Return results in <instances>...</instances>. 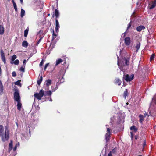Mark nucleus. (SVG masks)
Returning a JSON list of instances; mask_svg holds the SVG:
<instances>
[{
	"mask_svg": "<svg viewBox=\"0 0 156 156\" xmlns=\"http://www.w3.org/2000/svg\"><path fill=\"white\" fill-rule=\"evenodd\" d=\"M53 34H52V40H54L55 38L57 36V34H55L54 31L53 30Z\"/></svg>",
	"mask_w": 156,
	"mask_h": 156,
	"instance_id": "72a5a7b5",
	"label": "nucleus"
},
{
	"mask_svg": "<svg viewBox=\"0 0 156 156\" xmlns=\"http://www.w3.org/2000/svg\"><path fill=\"white\" fill-rule=\"evenodd\" d=\"M12 76L13 77H15L16 76V73L15 71H13L12 72Z\"/></svg>",
	"mask_w": 156,
	"mask_h": 156,
	"instance_id": "a18cd8bd",
	"label": "nucleus"
},
{
	"mask_svg": "<svg viewBox=\"0 0 156 156\" xmlns=\"http://www.w3.org/2000/svg\"><path fill=\"white\" fill-rule=\"evenodd\" d=\"M156 5V0L152 2L151 3V5L150 6L149 8L150 9H152L155 7Z\"/></svg>",
	"mask_w": 156,
	"mask_h": 156,
	"instance_id": "4468645a",
	"label": "nucleus"
},
{
	"mask_svg": "<svg viewBox=\"0 0 156 156\" xmlns=\"http://www.w3.org/2000/svg\"><path fill=\"white\" fill-rule=\"evenodd\" d=\"M5 32V29L3 26L0 24V34L3 35Z\"/></svg>",
	"mask_w": 156,
	"mask_h": 156,
	"instance_id": "9b49d317",
	"label": "nucleus"
},
{
	"mask_svg": "<svg viewBox=\"0 0 156 156\" xmlns=\"http://www.w3.org/2000/svg\"><path fill=\"white\" fill-rule=\"evenodd\" d=\"M61 78L60 79V76L59 78V81H60V82H61V83H62L63 81H64V79L63 78V76H61Z\"/></svg>",
	"mask_w": 156,
	"mask_h": 156,
	"instance_id": "79ce46f5",
	"label": "nucleus"
},
{
	"mask_svg": "<svg viewBox=\"0 0 156 156\" xmlns=\"http://www.w3.org/2000/svg\"><path fill=\"white\" fill-rule=\"evenodd\" d=\"M20 1L21 3L22 4L23 2V0H20Z\"/></svg>",
	"mask_w": 156,
	"mask_h": 156,
	"instance_id": "e2e57ef3",
	"label": "nucleus"
},
{
	"mask_svg": "<svg viewBox=\"0 0 156 156\" xmlns=\"http://www.w3.org/2000/svg\"><path fill=\"white\" fill-rule=\"evenodd\" d=\"M42 81V77L41 76L39 79L37 81V83L38 85H40Z\"/></svg>",
	"mask_w": 156,
	"mask_h": 156,
	"instance_id": "cd10ccee",
	"label": "nucleus"
},
{
	"mask_svg": "<svg viewBox=\"0 0 156 156\" xmlns=\"http://www.w3.org/2000/svg\"><path fill=\"white\" fill-rule=\"evenodd\" d=\"M14 8L15 11L16 12H17L18 10H17V6L16 5V6H14Z\"/></svg>",
	"mask_w": 156,
	"mask_h": 156,
	"instance_id": "8fccbe9b",
	"label": "nucleus"
},
{
	"mask_svg": "<svg viewBox=\"0 0 156 156\" xmlns=\"http://www.w3.org/2000/svg\"><path fill=\"white\" fill-rule=\"evenodd\" d=\"M134 75L133 74H132L130 76L128 74L124 75L123 78H125V80L127 82L130 81H132L134 78Z\"/></svg>",
	"mask_w": 156,
	"mask_h": 156,
	"instance_id": "7ed1b4c3",
	"label": "nucleus"
},
{
	"mask_svg": "<svg viewBox=\"0 0 156 156\" xmlns=\"http://www.w3.org/2000/svg\"><path fill=\"white\" fill-rule=\"evenodd\" d=\"M43 32V31L41 30H40V31H39V33H39V34H40V33H42Z\"/></svg>",
	"mask_w": 156,
	"mask_h": 156,
	"instance_id": "052dcab7",
	"label": "nucleus"
},
{
	"mask_svg": "<svg viewBox=\"0 0 156 156\" xmlns=\"http://www.w3.org/2000/svg\"><path fill=\"white\" fill-rule=\"evenodd\" d=\"M49 63H48L46 64V65L45 66L46 67H47L49 65Z\"/></svg>",
	"mask_w": 156,
	"mask_h": 156,
	"instance_id": "5fc2aeb1",
	"label": "nucleus"
},
{
	"mask_svg": "<svg viewBox=\"0 0 156 156\" xmlns=\"http://www.w3.org/2000/svg\"><path fill=\"white\" fill-rule=\"evenodd\" d=\"M13 5L14 7V6H16V3H15V2H14V3H13Z\"/></svg>",
	"mask_w": 156,
	"mask_h": 156,
	"instance_id": "13d9d810",
	"label": "nucleus"
},
{
	"mask_svg": "<svg viewBox=\"0 0 156 156\" xmlns=\"http://www.w3.org/2000/svg\"><path fill=\"white\" fill-rule=\"evenodd\" d=\"M58 87H55V88H53V87H51V89L52 90L53 92L55 91L57 89Z\"/></svg>",
	"mask_w": 156,
	"mask_h": 156,
	"instance_id": "49530a36",
	"label": "nucleus"
},
{
	"mask_svg": "<svg viewBox=\"0 0 156 156\" xmlns=\"http://www.w3.org/2000/svg\"><path fill=\"white\" fill-rule=\"evenodd\" d=\"M125 43L126 46H129L130 45L131 40L129 37H126L124 39Z\"/></svg>",
	"mask_w": 156,
	"mask_h": 156,
	"instance_id": "0eeeda50",
	"label": "nucleus"
},
{
	"mask_svg": "<svg viewBox=\"0 0 156 156\" xmlns=\"http://www.w3.org/2000/svg\"><path fill=\"white\" fill-rule=\"evenodd\" d=\"M20 146V143H19L18 142L17 143V144H16V146H15V147L13 149V150L14 151H15L17 149V146Z\"/></svg>",
	"mask_w": 156,
	"mask_h": 156,
	"instance_id": "c9c22d12",
	"label": "nucleus"
},
{
	"mask_svg": "<svg viewBox=\"0 0 156 156\" xmlns=\"http://www.w3.org/2000/svg\"><path fill=\"white\" fill-rule=\"evenodd\" d=\"M3 91V86L1 81L0 80V94L2 95Z\"/></svg>",
	"mask_w": 156,
	"mask_h": 156,
	"instance_id": "f8f14e48",
	"label": "nucleus"
},
{
	"mask_svg": "<svg viewBox=\"0 0 156 156\" xmlns=\"http://www.w3.org/2000/svg\"><path fill=\"white\" fill-rule=\"evenodd\" d=\"M52 94V92L51 91H48L44 92V95L45 96L48 95L50 96Z\"/></svg>",
	"mask_w": 156,
	"mask_h": 156,
	"instance_id": "412c9836",
	"label": "nucleus"
},
{
	"mask_svg": "<svg viewBox=\"0 0 156 156\" xmlns=\"http://www.w3.org/2000/svg\"><path fill=\"white\" fill-rule=\"evenodd\" d=\"M25 67V65H23L20 69V70L23 72L25 71L24 67Z\"/></svg>",
	"mask_w": 156,
	"mask_h": 156,
	"instance_id": "2f4dec72",
	"label": "nucleus"
},
{
	"mask_svg": "<svg viewBox=\"0 0 156 156\" xmlns=\"http://www.w3.org/2000/svg\"><path fill=\"white\" fill-rule=\"evenodd\" d=\"M1 57V59L2 60V61H3V62L4 63V64L6 63V59H5V57Z\"/></svg>",
	"mask_w": 156,
	"mask_h": 156,
	"instance_id": "4c0bfd02",
	"label": "nucleus"
},
{
	"mask_svg": "<svg viewBox=\"0 0 156 156\" xmlns=\"http://www.w3.org/2000/svg\"><path fill=\"white\" fill-rule=\"evenodd\" d=\"M28 43L27 41H23L22 43V46L25 48L27 47L28 46Z\"/></svg>",
	"mask_w": 156,
	"mask_h": 156,
	"instance_id": "2eb2a0df",
	"label": "nucleus"
},
{
	"mask_svg": "<svg viewBox=\"0 0 156 156\" xmlns=\"http://www.w3.org/2000/svg\"><path fill=\"white\" fill-rule=\"evenodd\" d=\"M55 15L56 17V19L59 16V13L58 10L56 9L55 11Z\"/></svg>",
	"mask_w": 156,
	"mask_h": 156,
	"instance_id": "6ab92c4d",
	"label": "nucleus"
},
{
	"mask_svg": "<svg viewBox=\"0 0 156 156\" xmlns=\"http://www.w3.org/2000/svg\"><path fill=\"white\" fill-rule=\"evenodd\" d=\"M107 133L105 135V138L107 142H108L109 140L110 135V129L109 128L107 129Z\"/></svg>",
	"mask_w": 156,
	"mask_h": 156,
	"instance_id": "39448f33",
	"label": "nucleus"
},
{
	"mask_svg": "<svg viewBox=\"0 0 156 156\" xmlns=\"http://www.w3.org/2000/svg\"><path fill=\"white\" fill-rule=\"evenodd\" d=\"M131 26V22L128 24L127 30L129 29Z\"/></svg>",
	"mask_w": 156,
	"mask_h": 156,
	"instance_id": "09e8293b",
	"label": "nucleus"
},
{
	"mask_svg": "<svg viewBox=\"0 0 156 156\" xmlns=\"http://www.w3.org/2000/svg\"><path fill=\"white\" fill-rule=\"evenodd\" d=\"M44 61L43 59L42 60L41 62L40 63V64H39L40 66V67L42 66H43V64H44Z\"/></svg>",
	"mask_w": 156,
	"mask_h": 156,
	"instance_id": "37998d69",
	"label": "nucleus"
},
{
	"mask_svg": "<svg viewBox=\"0 0 156 156\" xmlns=\"http://www.w3.org/2000/svg\"><path fill=\"white\" fill-rule=\"evenodd\" d=\"M154 56L155 55L154 54H153L151 55L150 57V59L151 60H153Z\"/></svg>",
	"mask_w": 156,
	"mask_h": 156,
	"instance_id": "c03bdc74",
	"label": "nucleus"
},
{
	"mask_svg": "<svg viewBox=\"0 0 156 156\" xmlns=\"http://www.w3.org/2000/svg\"><path fill=\"white\" fill-rule=\"evenodd\" d=\"M129 57H127V58H124L123 59V62H124L125 64L126 65L128 66L129 64Z\"/></svg>",
	"mask_w": 156,
	"mask_h": 156,
	"instance_id": "6e6552de",
	"label": "nucleus"
},
{
	"mask_svg": "<svg viewBox=\"0 0 156 156\" xmlns=\"http://www.w3.org/2000/svg\"><path fill=\"white\" fill-rule=\"evenodd\" d=\"M118 58V63L117 64L119 66V68L120 70L122 71H123V66L122 65H121L120 62H119V57H117Z\"/></svg>",
	"mask_w": 156,
	"mask_h": 156,
	"instance_id": "ddd939ff",
	"label": "nucleus"
},
{
	"mask_svg": "<svg viewBox=\"0 0 156 156\" xmlns=\"http://www.w3.org/2000/svg\"><path fill=\"white\" fill-rule=\"evenodd\" d=\"M42 37H40V39L38 40V41L37 42V43L36 44L37 45H38L40 43V42L41 40L42 39Z\"/></svg>",
	"mask_w": 156,
	"mask_h": 156,
	"instance_id": "de8ad7c7",
	"label": "nucleus"
},
{
	"mask_svg": "<svg viewBox=\"0 0 156 156\" xmlns=\"http://www.w3.org/2000/svg\"><path fill=\"white\" fill-rule=\"evenodd\" d=\"M23 64H24L23 65H25V63H26V60L25 59L23 60Z\"/></svg>",
	"mask_w": 156,
	"mask_h": 156,
	"instance_id": "6e6d98bb",
	"label": "nucleus"
},
{
	"mask_svg": "<svg viewBox=\"0 0 156 156\" xmlns=\"http://www.w3.org/2000/svg\"><path fill=\"white\" fill-rule=\"evenodd\" d=\"M122 81L120 80L119 78L116 79L115 80V83L118 84L119 85H120Z\"/></svg>",
	"mask_w": 156,
	"mask_h": 156,
	"instance_id": "f3484780",
	"label": "nucleus"
},
{
	"mask_svg": "<svg viewBox=\"0 0 156 156\" xmlns=\"http://www.w3.org/2000/svg\"><path fill=\"white\" fill-rule=\"evenodd\" d=\"M17 109L19 110H20L21 108L22 105L21 103L20 102V101L17 102Z\"/></svg>",
	"mask_w": 156,
	"mask_h": 156,
	"instance_id": "aec40b11",
	"label": "nucleus"
},
{
	"mask_svg": "<svg viewBox=\"0 0 156 156\" xmlns=\"http://www.w3.org/2000/svg\"><path fill=\"white\" fill-rule=\"evenodd\" d=\"M0 54L1 55V57H5V55L4 52L3 50L2 49L0 50Z\"/></svg>",
	"mask_w": 156,
	"mask_h": 156,
	"instance_id": "473e14b6",
	"label": "nucleus"
},
{
	"mask_svg": "<svg viewBox=\"0 0 156 156\" xmlns=\"http://www.w3.org/2000/svg\"><path fill=\"white\" fill-rule=\"evenodd\" d=\"M48 100L50 101L51 102L52 101V100L51 99V97H50L49 98H48Z\"/></svg>",
	"mask_w": 156,
	"mask_h": 156,
	"instance_id": "864d4df0",
	"label": "nucleus"
},
{
	"mask_svg": "<svg viewBox=\"0 0 156 156\" xmlns=\"http://www.w3.org/2000/svg\"><path fill=\"white\" fill-rule=\"evenodd\" d=\"M19 60L18 59H16L15 61H14L13 62H11V64H14L15 65H18V64H19Z\"/></svg>",
	"mask_w": 156,
	"mask_h": 156,
	"instance_id": "c756f323",
	"label": "nucleus"
},
{
	"mask_svg": "<svg viewBox=\"0 0 156 156\" xmlns=\"http://www.w3.org/2000/svg\"><path fill=\"white\" fill-rule=\"evenodd\" d=\"M128 95V92L127 90L126 89L124 91L123 93V97H124L125 99H126V97Z\"/></svg>",
	"mask_w": 156,
	"mask_h": 156,
	"instance_id": "a878e982",
	"label": "nucleus"
},
{
	"mask_svg": "<svg viewBox=\"0 0 156 156\" xmlns=\"http://www.w3.org/2000/svg\"><path fill=\"white\" fill-rule=\"evenodd\" d=\"M55 30L56 32L58 33L59 31V29L60 27V25L58 20L56 19H55Z\"/></svg>",
	"mask_w": 156,
	"mask_h": 156,
	"instance_id": "423d86ee",
	"label": "nucleus"
},
{
	"mask_svg": "<svg viewBox=\"0 0 156 156\" xmlns=\"http://www.w3.org/2000/svg\"><path fill=\"white\" fill-rule=\"evenodd\" d=\"M12 3H13L15 2L14 0H12Z\"/></svg>",
	"mask_w": 156,
	"mask_h": 156,
	"instance_id": "0e129e2a",
	"label": "nucleus"
},
{
	"mask_svg": "<svg viewBox=\"0 0 156 156\" xmlns=\"http://www.w3.org/2000/svg\"><path fill=\"white\" fill-rule=\"evenodd\" d=\"M16 123L17 126V127H18L19 126L18 123V122H16Z\"/></svg>",
	"mask_w": 156,
	"mask_h": 156,
	"instance_id": "bf43d9fd",
	"label": "nucleus"
},
{
	"mask_svg": "<svg viewBox=\"0 0 156 156\" xmlns=\"http://www.w3.org/2000/svg\"><path fill=\"white\" fill-rule=\"evenodd\" d=\"M20 80H18L16 82H15L14 83L15 85L18 86H21V83L20 82Z\"/></svg>",
	"mask_w": 156,
	"mask_h": 156,
	"instance_id": "f704fd0d",
	"label": "nucleus"
},
{
	"mask_svg": "<svg viewBox=\"0 0 156 156\" xmlns=\"http://www.w3.org/2000/svg\"><path fill=\"white\" fill-rule=\"evenodd\" d=\"M146 145V142L145 141V140H144L143 141V142H142V145L143 147V149H144V147Z\"/></svg>",
	"mask_w": 156,
	"mask_h": 156,
	"instance_id": "ea45409f",
	"label": "nucleus"
},
{
	"mask_svg": "<svg viewBox=\"0 0 156 156\" xmlns=\"http://www.w3.org/2000/svg\"><path fill=\"white\" fill-rule=\"evenodd\" d=\"M51 80L50 79H48L46 80L45 82V85L47 87V90L49 89V86L51 85Z\"/></svg>",
	"mask_w": 156,
	"mask_h": 156,
	"instance_id": "9d476101",
	"label": "nucleus"
},
{
	"mask_svg": "<svg viewBox=\"0 0 156 156\" xmlns=\"http://www.w3.org/2000/svg\"><path fill=\"white\" fill-rule=\"evenodd\" d=\"M145 29V27L144 26L140 25L136 27V30L138 32H140L142 30H144Z\"/></svg>",
	"mask_w": 156,
	"mask_h": 156,
	"instance_id": "1a4fd4ad",
	"label": "nucleus"
},
{
	"mask_svg": "<svg viewBox=\"0 0 156 156\" xmlns=\"http://www.w3.org/2000/svg\"><path fill=\"white\" fill-rule=\"evenodd\" d=\"M44 95V91L42 90H40L39 93H36L34 94V97L38 100H41V98Z\"/></svg>",
	"mask_w": 156,
	"mask_h": 156,
	"instance_id": "f03ea898",
	"label": "nucleus"
},
{
	"mask_svg": "<svg viewBox=\"0 0 156 156\" xmlns=\"http://www.w3.org/2000/svg\"><path fill=\"white\" fill-rule=\"evenodd\" d=\"M153 102H156V94L154 96L152 99Z\"/></svg>",
	"mask_w": 156,
	"mask_h": 156,
	"instance_id": "a19ab883",
	"label": "nucleus"
},
{
	"mask_svg": "<svg viewBox=\"0 0 156 156\" xmlns=\"http://www.w3.org/2000/svg\"><path fill=\"white\" fill-rule=\"evenodd\" d=\"M140 46V43L138 42V43H137L136 44V45L135 46V48L137 49V50H136L137 51L139 49Z\"/></svg>",
	"mask_w": 156,
	"mask_h": 156,
	"instance_id": "c85d7f7f",
	"label": "nucleus"
},
{
	"mask_svg": "<svg viewBox=\"0 0 156 156\" xmlns=\"http://www.w3.org/2000/svg\"><path fill=\"white\" fill-rule=\"evenodd\" d=\"M17 57L16 55H14L12 57L11 60L12 61H14L16 58Z\"/></svg>",
	"mask_w": 156,
	"mask_h": 156,
	"instance_id": "e433bc0d",
	"label": "nucleus"
},
{
	"mask_svg": "<svg viewBox=\"0 0 156 156\" xmlns=\"http://www.w3.org/2000/svg\"><path fill=\"white\" fill-rule=\"evenodd\" d=\"M117 149L116 148H115L113 149L110 152L111 153L115 154L117 151Z\"/></svg>",
	"mask_w": 156,
	"mask_h": 156,
	"instance_id": "7c9ffc66",
	"label": "nucleus"
},
{
	"mask_svg": "<svg viewBox=\"0 0 156 156\" xmlns=\"http://www.w3.org/2000/svg\"><path fill=\"white\" fill-rule=\"evenodd\" d=\"M130 130L136 132L137 131V129L135 126H133L130 128Z\"/></svg>",
	"mask_w": 156,
	"mask_h": 156,
	"instance_id": "b1692460",
	"label": "nucleus"
},
{
	"mask_svg": "<svg viewBox=\"0 0 156 156\" xmlns=\"http://www.w3.org/2000/svg\"><path fill=\"white\" fill-rule=\"evenodd\" d=\"M12 149V141H11L9 144V151L10 152Z\"/></svg>",
	"mask_w": 156,
	"mask_h": 156,
	"instance_id": "a211bd4d",
	"label": "nucleus"
},
{
	"mask_svg": "<svg viewBox=\"0 0 156 156\" xmlns=\"http://www.w3.org/2000/svg\"><path fill=\"white\" fill-rule=\"evenodd\" d=\"M122 35H123V37H124L125 35V33H123L122 34Z\"/></svg>",
	"mask_w": 156,
	"mask_h": 156,
	"instance_id": "680f3d73",
	"label": "nucleus"
},
{
	"mask_svg": "<svg viewBox=\"0 0 156 156\" xmlns=\"http://www.w3.org/2000/svg\"><path fill=\"white\" fill-rule=\"evenodd\" d=\"M130 133L131 134V138H133V133L132 132H130Z\"/></svg>",
	"mask_w": 156,
	"mask_h": 156,
	"instance_id": "603ef678",
	"label": "nucleus"
},
{
	"mask_svg": "<svg viewBox=\"0 0 156 156\" xmlns=\"http://www.w3.org/2000/svg\"><path fill=\"white\" fill-rule=\"evenodd\" d=\"M48 16H50V14H48Z\"/></svg>",
	"mask_w": 156,
	"mask_h": 156,
	"instance_id": "338daca9",
	"label": "nucleus"
},
{
	"mask_svg": "<svg viewBox=\"0 0 156 156\" xmlns=\"http://www.w3.org/2000/svg\"><path fill=\"white\" fill-rule=\"evenodd\" d=\"M29 31V28L27 27V28L26 29L24 32V36L25 37H26Z\"/></svg>",
	"mask_w": 156,
	"mask_h": 156,
	"instance_id": "393cba45",
	"label": "nucleus"
},
{
	"mask_svg": "<svg viewBox=\"0 0 156 156\" xmlns=\"http://www.w3.org/2000/svg\"><path fill=\"white\" fill-rule=\"evenodd\" d=\"M25 12L24 10L22 8L21 9V12L20 16L22 18L25 15Z\"/></svg>",
	"mask_w": 156,
	"mask_h": 156,
	"instance_id": "4be33fe9",
	"label": "nucleus"
},
{
	"mask_svg": "<svg viewBox=\"0 0 156 156\" xmlns=\"http://www.w3.org/2000/svg\"><path fill=\"white\" fill-rule=\"evenodd\" d=\"M62 61L61 58L57 59L56 61L55 66H57L60 63L62 62Z\"/></svg>",
	"mask_w": 156,
	"mask_h": 156,
	"instance_id": "5701e85b",
	"label": "nucleus"
},
{
	"mask_svg": "<svg viewBox=\"0 0 156 156\" xmlns=\"http://www.w3.org/2000/svg\"><path fill=\"white\" fill-rule=\"evenodd\" d=\"M140 118L139 121L141 123H142L143 121L144 120V116L142 115H139Z\"/></svg>",
	"mask_w": 156,
	"mask_h": 156,
	"instance_id": "dca6fc26",
	"label": "nucleus"
},
{
	"mask_svg": "<svg viewBox=\"0 0 156 156\" xmlns=\"http://www.w3.org/2000/svg\"><path fill=\"white\" fill-rule=\"evenodd\" d=\"M14 100L17 102L20 101V97L18 91H15L14 94Z\"/></svg>",
	"mask_w": 156,
	"mask_h": 156,
	"instance_id": "20e7f679",
	"label": "nucleus"
},
{
	"mask_svg": "<svg viewBox=\"0 0 156 156\" xmlns=\"http://www.w3.org/2000/svg\"><path fill=\"white\" fill-rule=\"evenodd\" d=\"M1 57V59L2 60V61H3V62L4 63V64L6 63V59H5V57Z\"/></svg>",
	"mask_w": 156,
	"mask_h": 156,
	"instance_id": "58836bf2",
	"label": "nucleus"
},
{
	"mask_svg": "<svg viewBox=\"0 0 156 156\" xmlns=\"http://www.w3.org/2000/svg\"><path fill=\"white\" fill-rule=\"evenodd\" d=\"M0 136L3 142L8 140L9 138V130L7 126L5 127L4 130L3 126L0 125Z\"/></svg>",
	"mask_w": 156,
	"mask_h": 156,
	"instance_id": "f257e3e1",
	"label": "nucleus"
},
{
	"mask_svg": "<svg viewBox=\"0 0 156 156\" xmlns=\"http://www.w3.org/2000/svg\"><path fill=\"white\" fill-rule=\"evenodd\" d=\"M47 68V67H46L45 66H44V70H45Z\"/></svg>",
	"mask_w": 156,
	"mask_h": 156,
	"instance_id": "69168bd1",
	"label": "nucleus"
},
{
	"mask_svg": "<svg viewBox=\"0 0 156 156\" xmlns=\"http://www.w3.org/2000/svg\"><path fill=\"white\" fill-rule=\"evenodd\" d=\"M144 116L145 117H146V116L149 117V115H148L147 113L146 112H145V113L144 114Z\"/></svg>",
	"mask_w": 156,
	"mask_h": 156,
	"instance_id": "3c124183",
	"label": "nucleus"
},
{
	"mask_svg": "<svg viewBox=\"0 0 156 156\" xmlns=\"http://www.w3.org/2000/svg\"><path fill=\"white\" fill-rule=\"evenodd\" d=\"M65 72L63 69H61L60 70L59 73L60 76H63Z\"/></svg>",
	"mask_w": 156,
	"mask_h": 156,
	"instance_id": "bb28decb",
	"label": "nucleus"
},
{
	"mask_svg": "<svg viewBox=\"0 0 156 156\" xmlns=\"http://www.w3.org/2000/svg\"><path fill=\"white\" fill-rule=\"evenodd\" d=\"M112 154L111 153L109 152L108 154V156H112Z\"/></svg>",
	"mask_w": 156,
	"mask_h": 156,
	"instance_id": "4d7b16f0",
	"label": "nucleus"
},
{
	"mask_svg": "<svg viewBox=\"0 0 156 156\" xmlns=\"http://www.w3.org/2000/svg\"><path fill=\"white\" fill-rule=\"evenodd\" d=\"M112 118H111V119L112 120Z\"/></svg>",
	"mask_w": 156,
	"mask_h": 156,
	"instance_id": "774afa93",
	"label": "nucleus"
}]
</instances>
